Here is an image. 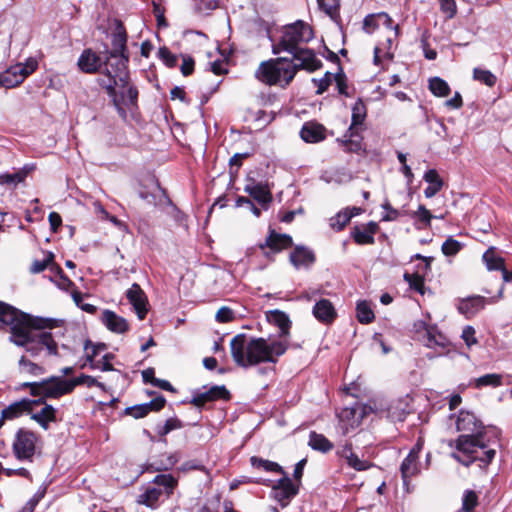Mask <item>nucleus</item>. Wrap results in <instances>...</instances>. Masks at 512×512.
<instances>
[{"label": "nucleus", "mask_w": 512, "mask_h": 512, "mask_svg": "<svg viewBox=\"0 0 512 512\" xmlns=\"http://www.w3.org/2000/svg\"><path fill=\"white\" fill-rule=\"evenodd\" d=\"M0 322L10 326V341L32 357H39L43 352L57 355L58 345L45 329L60 326V320L34 317L0 301Z\"/></svg>", "instance_id": "nucleus-1"}, {"label": "nucleus", "mask_w": 512, "mask_h": 512, "mask_svg": "<svg viewBox=\"0 0 512 512\" xmlns=\"http://www.w3.org/2000/svg\"><path fill=\"white\" fill-rule=\"evenodd\" d=\"M289 347L288 340L275 338L248 337L238 334L230 342L233 361L242 368H249L261 363H276Z\"/></svg>", "instance_id": "nucleus-2"}, {"label": "nucleus", "mask_w": 512, "mask_h": 512, "mask_svg": "<svg viewBox=\"0 0 512 512\" xmlns=\"http://www.w3.org/2000/svg\"><path fill=\"white\" fill-rule=\"evenodd\" d=\"M127 34L121 22H117L115 31L112 35L111 51H107L105 58V69L102 71L103 76L98 79L99 85L105 89L108 96L111 98L119 110V100L116 97V86H125L129 79V72L127 64L129 61L126 55Z\"/></svg>", "instance_id": "nucleus-3"}, {"label": "nucleus", "mask_w": 512, "mask_h": 512, "mask_svg": "<svg viewBox=\"0 0 512 512\" xmlns=\"http://www.w3.org/2000/svg\"><path fill=\"white\" fill-rule=\"evenodd\" d=\"M495 444L497 442H494L490 434L487 436L459 435L455 440L456 452L451 456L466 467L478 461L479 467L485 468L496 455V450L492 447Z\"/></svg>", "instance_id": "nucleus-4"}, {"label": "nucleus", "mask_w": 512, "mask_h": 512, "mask_svg": "<svg viewBox=\"0 0 512 512\" xmlns=\"http://www.w3.org/2000/svg\"><path fill=\"white\" fill-rule=\"evenodd\" d=\"M297 73L295 62L286 57H279L264 61L256 70V78L269 85L280 86L282 88L288 86Z\"/></svg>", "instance_id": "nucleus-5"}, {"label": "nucleus", "mask_w": 512, "mask_h": 512, "mask_svg": "<svg viewBox=\"0 0 512 512\" xmlns=\"http://www.w3.org/2000/svg\"><path fill=\"white\" fill-rule=\"evenodd\" d=\"M313 37V30L308 24L303 21H296L285 26L280 41L273 45V53L279 54L283 51L292 53L300 49V44L309 42Z\"/></svg>", "instance_id": "nucleus-6"}, {"label": "nucleus", "mask_w": 512, "mask_h": 512, "mask_svg": "<svg viewBox=\"0 0 512 512\" xmlns=\"http://www.w3.org/2000/svg\"><path fill=\"white\" fill-rule=\"evenodd\" d=\"M366 118V106L361 99H358L352 107V119L344 139H338L344 151L349 153H360L363 150L360 131Z\"/></svg>", "instance_id": "nucleus-7"}, {"label": "nucleus", "mask_w": 512, "mask_h": 512, "mask_svg": "<svg viewBox=\"0 0 512 512\" xmlns=\"http://www.w3.org/2000/svg\"><path fill=\"white\" fill-rule=\"evenodd\" d=\"M24 386L30 388L32 396H39L40 399H59L62 396L73 392L70 379L63 376H52L40 382L25 383Z\"/></svg>", "instance_id": "nucleus-8"}, {"label": "nucleus", "mask_w": 512, "mask_h": 512, "mask_svg": "<svg viewBox=\"0 0 512 512\" xmlns=\"http://www.w3.org/2000/svg\"><path fill=\"white\" fill-rule=\"evenodd\" d=\"M457 431L460 435L487 436L492 435L494 442H498L500 430L493 426H484L474 413L469 411H460L456 420Z\"/></svg>", "instance_id": "nucleus-9"}, {"label": "nucleus", "mask_w": 512, "mask_h": 512, "mask_svg": "<svg viewBox=\"0 0 512 512\" xmlns=\"http://www.w3.org/2000/svg\"><path fill=\"white\" fill-rule=\"evenodd\" d=\"M37 437L35 433L20 429L13 442V452L19 460H32L35 453Z\"/></svg>", "instance_id": "nucleus-10"}, {"label": "nucleus", "mask_w": 512, "mask_h": 512, "mask_svg": "<svg viewBox=\"0 0 512 512\" xmlns=\"http://www.w3.org/2000/svg\"><path fill=\"white\" fill-rule=\"evenodd\" d=\"M297 493L298 487L286 474L272 485L273 498L282 507H286Z\"/></svg>", "instance_id": "nucleus-11"}, {"label": "nucleus", "mask_w": 512, "mask_h": 512, "mask_svg": "<svg viewBox=\"0 0 512 512\" xmlns=\"http://www.w3.org/2000/svg\"><path fill=\"white\" fill-rule=\"evenodd\" d=\"M39 403L40 400H31L28 398H23L19 401L11 403L1 412L0 419L2 424H4L6 420H13L18 418L24 413H31Z\"/></svg>", "instance_id": "nucleus-12"}, {"label": "nucleus", "mask_w": 512, "mask_h": 512, "mask_svg": "<svg viewBox=\"0 0 512 512\" xmlns=\"http://www.w3.org/2000/svg\"><path fill=\"white\" fill-rule=\"evenodd\" d=\"M126 298L133 306L138 318L143 320L148 312V298L139 284L133 283L126 292Z\"/></svg>", "instance_id": "nucleus-13"}, {"label": "nucleus", "mask_w": 512, "mask_h": 512, "mask_svg": "<svg viewBox=\"0 0 512 512\" xmlns=\"http://www.w3.org/2000/svg\"><path fill=\"white\" fill-rule=\"evenodd\" d=\"M293 55V61L299 69H304L309 72L318 70L322 66L321 60H319L315 53L310 49H298L291 53Z\"/></svg>", "instance_id": "nucleus-14"}, {"label": "nucleus", "mask_w": 512, "mask_h": 512, "mask_svg": "<svg viewBox=\"0 0 512 512\" xmlns=\"http://www.w3.org/2000/svg\"><path fill=\"white\" fill-rule=\"evenodd\" d=\"M378 230V223L370 221L366 224L356 225L351 231V236L358 245H372L375 242L374 236Z\"/></svg>", "instance_id": "nucleus-15"}, {"label": "nucleus", "mask_w": 512, "mask_h": 512, "mask_svg": "<svg viewBox=\"0 0 512 512\" xmlns=\"http://www.w3.org/2000/svg\"><path fill=\"white\" fill-rule=\"evenodd\" d=\"M267 322L280 330L279 338L275 340H287L290 334L291 321L289 316L280 310H269L265 312Z\"/></svg>", "instance_id": "nucleus-16"}, {"label": "nucleus", "mask_w": 512, "mask_h": 512, "mask_svg": "<svg viewBox=\"0 0 512 512\" xmlns=\"http://www.w3.org/2000/svg\"><path fill=\"white\" fill-rule=\"evenodd\" d=\"M409 397L404 396L396 399L390 400L386 407L384 408V412L386 417L393 422L404 421L406 415L409 413Z\"/></svg>", "instance_id": "nucleus-17"}, {"label": "nucleus", "mask_w": 512, "mask_h": 512, "mask_svg": "<svg viewBox=\"0 0 512 512\" xmlns=\"http://www.w3.org/2000/svg\"><path fill=\"white\" fill-rule=\"evenodd\" d=\"M421 444L418 442L414 448L411 449L406 458L402 461L400 466L401 475L405 484L408 480L419 473V452L421 451Z\"/></svg>", "instance_id": "nucleus-18"}, {"label": "nucleus", "mask_w": 512, "mask_h": 512, "mask_svg": "<svg viewBox=\"0 0 512 512\" xmlns=\"http://www.w3.org/2000/svg\"><path fill=\"white\" fill-rule=\"evenodd\" d=\"M312 314L319 322L323 324L332 323L337 316L335 307L328 299L317 300L313 306Z\"/></svg>", "instance_id": "nucleus-19"}, {"label": "nucleus", "mask_w": 512, "mask_h": 512, "mask_svg": "<svg viewBox=\"0 0 512 512\" xmlns=\"http://www.w3.org/2000/svg\"><path fill=\"white\" fill-rule=\"evenodd\" d=\"M129 80L125 86H116V97L119 100V106L122 110H119L118 107L114 104L118 113L122 116H126V111L122 107V105H136L138 98V90L134 86H129Z\"/></svg>", "instance_id": "nucleus-20"}, {"label": "nucleus", "mask_w": 512, "mask_h": 512, "mask_svg": "<svg viewBox=\"0 0 512 512\" xmlns=\"http://www.w3.org/2000/svg\"><path fill=\"white\" fill-rule=\"evenodd\" d=\"M101 321L103 325L113 333L123 334L129 330L127 320L108 309L102 312Z\"/></svg>", "instance_id": "nucleus-21"}, {"label": "nucleus", "mask_w": 512, "mask_h": 512, "mask_svg": "<svg viewBox=\"0 0 512 512\" xmlns=\"http://www.w3.org/2000/svg\"><path fill=\"white\" fill-rule=\"evenodd\" d=\"M292 245V238L287 234H279L275 231H270L264 243L259 245V248L264 251L269 248L273 253H277Z\"/></svg>", "instance_id": "nucleus-22"}, {"label": "nucleus", "mask_w": 512, "mask_h": 512, "mask_svg": "<svg viewBox=\"0 0 512 512\" xmlns=\"http://www.w3.org/2000/svg\"><path fill=\"white\" fill-rule=\"evenodd\" d=\"M79 69L88 74L99 71L102 66V59L92 49H85L78 58Z\"/></svg>", "instance_id": "nucleus-23"}, {"label": "nucleus", "mask_w": 512, "mask_h": 512, "mask_svg": "<svg viewBox=\"0 0 512 512\" xmlns=\"http://www.w3.org/2000/svg\"><path fill=\"white\" fill-rule=\"evenodd\" d=\"M22 63L10 66L0 73V86L10 89L18 86L25 80V73H22Z\"/></svg>", "instance_id": "nucleus-24"}, {"label": "nucleus", "mask_w": 512, "mask_h": 512, "mask_svg": "<svg viewBox=\"0 0 512 512\" xmlns=\"http://www.w3.org/2000/svg\"><path fill=\"white\" fill-rule=\"evenodd\" d=\"M487 300L485 297L480 295L470 296L465 299H461L457 305L458 311L470 318L481 311L486 304Z\"/></svg>", "instance_id": "nucleus-25"}, {"label": "nucleus", "mask_w": 512, "mask_h": 512, "mask_svg": "<svg viewBox=\"0 0 512 512\" xmlns=\"http://www.w3.org/2000/svg\"><path fill=\"white\" fill-rule=\"evenodd\" d=\"M291 264L296 268H309L315 262V254L312 250L297 246L289 256Z\"/></svg>", "instance_id": "nucleus-26"}, {"label": "nucleus", "mask_w": 512, "mask_h": 512, "mask_svg": "<svg viewBox=\"0 0 512 512\" xmlns=\"http://www.w3.org/2000/svg\"><path fill=\"white\" fill-rule=\"evenodd\" d=\"M300 136L307 143H318L326 138V129L321 124L306 122L300 131Z\"/></svg>", "instance_id": "nucleus-27"}, {"label": "nucleus", "mask_w": 512, "mask_h": 512, "mask_svg": "<svg viewBox=\"0 0 512 512\" xmlns=\"http://www.w3.org/2000/svg\"><path fill=\"white\" fill-rule=\"evenodd\" d=\"M39 400L40 403L37 406L42 405V408L35 412L33 410L31 418L46 430L49 428L50 422L56 421V409L52 405L46 404L43 399Z\"/></svg>", "instance_id": "nucleus-28"}, {"label": "nucleus", "mask_w": 512, "mask_h": 512, "mask_svg": "<svg viewBox=\"0 0 512 512\" xmlns=\"http://www.w3.org/2000/svg\"><path fill=\"white\" fill-rule=\"evenodd\" d=\"M244 191L261 205L265 206L272 201L270 189L263 183L252 182L251 184H247Z\"/></svg>", "instance_id": "nucleus-29"}, {"label": "nucleus", "mask_w": 512, "mask_h": 512, "mask_svg": "<svg viewBox=\"0 0 512 512\" xmlns=\"http://www.w3.org/2000/svg\"><path fill=\"white\" fill-rule=\"evenodd\" d=\"M423 179L429 184L424 189V195L426 198H432L443 187V181L435 169H429L428 171H426L423 176Z\"/></svg>", "instance_id": "nucleus-30"}, {"label": "nucleus", "mask_w": 512, "mask_h": 512, "mask_svg": "<svg viewBox=\"0 0 512 512\" xmlns=\"http://www.w3.org/2000/svg\"><path fill=\"white\" fill-rule=\"evenodd\" d=\"M396 39L395 35L393 37H388L384 42H381L374 48L373 62L375 65H380L383 58L388 60L393 59V45Z\"/></svg>", "instance_id": "nucleus-31"}, {"label": "nucleus", "mask_w": 512, "mask_h": 512, "mask_svg": "<svg viewBox=\"0 0 512 512\" xmlns=\"http://www.w3.org/2000/svg\"><path fill=\"white\" fill-rule=\"evenodd\" d=\"M339 429L343 436L347 435L351 429L358 425V421L354 419L355 410L350 408L343 409L339 415Z\"/></svg>", "instance_id": "nucleus-32"}, {"label": "nucleus", "mask_w": 512, "mask_h": 512, "mask_svg": "<svg viewBox=\"0 0 512 512\" xmlns=\"http://www.w3.org/2000/svg\"><path fill=\"white\" fill-rule=\"evenodd\" d=\"M482 261L489 271L501 270L505 266L504 258L496 254L495 247H489L482 255Z\"/></svg>", "instance_id": "nucleus-33"}, {"label": "nucleus", "mask_w": 512, "mask_h": 512, "mask_svg": "<svg viewBox=\"0 0 512 512\" xmlns=\"http://www.w3.org/2000/svg\"><path fill=\"white\" fill-rule=\"evenodd\" d=\"M49 280L64 291H68L70 288L74 287V283L64 274L59 265H53L51 267Z\"/></svg>", "instance_id": "nucleus-34"}, {"label": "nucleus", "mask_w": 512, "mask_h": 512, "mask_svg": "<svg viewBox=\"0 0 512 512\" xmlns=\"http://www.w3.org/2000/svg\"><path fill=\"white\" fill-rule=\"evenodd\" d=\"M162 495V490L157 487H148L138 496L137 503L149 508H156Z\"/></svg>", "instance_id": "nucleus-35"}, {"label": "nucleus", "mask_w": 512, "mask_h": 512, "mask_svg": "<svg viewBox=\"0 0 512 512\" xmlns=\"http://www.w3.org/2000/svg\"><path fill=\"white\" fill-rule=\"evenodd\" d=\"M309 446L313 450H317L323 453H327L333 449V443L327 439L324 435L316 433L314 431L309 434Z\"/></svg>", "instance_id": "nucleus-36"}, {"label": "nucleus", "mask_w": 512, "mask_h": 512, "mask_svg": "<svg viewBox=\"0 0 512 512\" xmlns=\"http://www.w3.org/2000/svg\"><path fill=\"white\" fill-rule=\"evenodd\" d=\"M250 462L252 467L255 469L285 475L283 468L276 462L262 459L256 456L251 457Z\"/></svg>", "instance_id": "nucleus-37"}, {"label": "nucleus", "mask_w": 512, "mask_h": 512, "mask_svg": "<svg viewBox=\"0 0 512 512\" xmlns=\"http://www.w3.org/2000/svg\"><path fill=\"white\" fill-rule=\"evenodd\" d=\"M181 459L180 452H174L169 455H162L161 458L154 462L152 465L154 466L155 471H168L172 469Z\"/></svg>", "instance_id": "nucleus-38"}, {"label": "nucleus", "mask_w": 512, "mask_h": 512, "mask_svg": "<svg viewBox=\"0 0 512 512\" xmlns=\"http://www.w3.org/2000/svg\"><path fill=\"white\" fill-rule=\"evenodd\" d=\"M19 371L23 374L31 376H39L44 373V368L38 363H35L28 359L26 356H22L18 362Z\"/></svg>", "instance_id": "nucleus-39"}, {"label": "nucleus", "mask_w": 512, "mask_h": 512, "mask_svg": "<svg viewBox=\"0 0 512 512\" xmlns=\"http://www.w3.org/2000/svg\"><path fill=\"white\" fill-rule=\"evenodd\" d=\"M152 483L158 486H162L167 497H170L173 493V490L178 485V479L171 474H158L154 477Z\"/></svg>", "instance_id": "nucleus-40"}, {"label": "nucleus", "mask_w": 512, "mask_h": 512, "mask_svg": "<svg viewBox=\"0 0 512 512\" xmlns=\"http://www.w3.org/2000/svg\"><path fill=\"white\" fill-rule=\"evenodd\" d=\"M429 89L431 93L437 97H446L451 91L448 83L439 77H434L429 80Z\"/></svg>", "instance_id": "nucleus-41"}, {"label": "nucleus", "mask_w": 512, "mask_h": 512, "mask_svg": "<svg viewBox=\"0 0 512 512\" xmlns=\"http://www.w3.org/2000/svg\"><path fill=\"white\" fill-rule=\"evenodd\" d=\"M356 316L360 323L368 324L374 320V313L366 301L359 302L356 307Z\"/></svg>", "instance_id": "nucleus-42"}, {"label": "nucleus", "mask_w": 512, "mask_h": 512, "mask_svg": "<svg viewBox=\"0 0 512 512\" xmlns=\"http://www.w3.org/2000/svg\"><path fill=\"white\" fill-rule=\"evenodd\" d=\"M473 79L488 87H493L497 82V77L491 71L481 68L473 69Z\"/></svg>", "instance_id": "nucleus-43"}, {"label": "nucleus", "mask_w": 512, "mask_h": 512, "mask_svg": "<svg viewBox=\"0 0 512 512\" xmlns=\"http://www.w3.org/2000/svg\"><path fill=\"white\" fill-rule=\"evenodd\" d=\"M53 265H57L54 263V254L49 252L43 260H34L30 266L29 271L32 274H37L48 268L51 272V267Z\"/></svg>", "instance_id": "nucleus-44"}, {"label": "nucleus", "mask_w": 512, "mask_h": 512, "mask_svg": "<svg viewBox=\"0 0 512 512\" xmlns=\"http://www.w3.org/2000/svg\"><path fill=\"white\" fill-rule=\"evenodd\" d=\"M319 8L331 18H335L339 14L340 0H317Z\"/></svg>", "instance_id": "nucleus-45"}, {"label": "nucleus", "mask_w": 512, "mask_h": 512, "mask_svg": "<svg viewBox=\"0 0 512 512\" xmlns=\"http://www.w3.org/2000/svg\"><path fill=\"white\" fill-rule=\"evenodd\" d=\"M183 427L182 422L177 418H169L165 421L164 424L158 425L156 431L159 436H166L173 430H177Z\"/></svg>", "instance_id": "nucleus-46"}, {"label": "nucleus", "mask_w": 512, "mask_h": 512, "mask_svg": "<svg viewBox=\"0 0 512 512\" xmlns=\"http://www.w3.org/2000/svg\"><path fill=\"white\" fill-rule=\"evenodd\" d=\"M70 381L72 383L73 390L79 385H86L87 387L97 386L102 389L104 388L103 383L98 382L96 378L90 375L81 374L78 377L70 379Z\"/></svg>", "instance_id": "nucleus-47"}, {"label": "nucleus", "mask_w": 512, "mask_h": 512, "mask_svg": "<svg viewBox=\"0 0 512 512\" xmlns=\"http://www.w3.org/2000/svg\"><path fill=\"white\" fill-rule=\"evenodd\" d=\"M501 385V376L499 374H486L475 380V387L481 388L483 386L497 387Z\"/></svg>", "instance_id": "nucleus-48"}, {"label": "nucleus", "mask_w": 512, "mask_h": 512, "mask_svg": "<svg viewBox=\"0 0 512 512\" xmlns=\"http://www.w3.org/2000/svg\"><path fill=\"white\" fill-rule=\"evenodd\" d=\"M345 461L350 468L356 471H366L372 466L369 461L360 459L354 452L353 454H349L348 459Z\"/></svg>", "instance_id": "nucleus-49"}, {"label": "nucleus", "mask_w": 512, "mask_h": 512, "mask_svg": "<svg viewBox=\"0 0 512 512\" xmlns=\"http://www.w3.org/2000/svg\"><path fill=\"white\" fill-rule=\"evenodd\" d=\"M351 220V215H348L344 209L338 212L334 217L330 218V226L336 231H341L346 224Z\"/></svg>", "instance_id": "nucleus-50"}, {"label": "nucleus", "mask_w": 512, "mask_h": 512, "mask_svg": "<svg viewBox=\"0 0 512 512\" xmlns=\"http://www.w3.org/2000/svg\"><path fill=\"white\" fill-rule=\"evenodd\" d=\"M106 348L104 343L93 344L91 341L87 340L84 345V349L86 351L87 361L90 363V366L94 364L93 362L95 357Z\"/></svg>", "instance_id": "nucleus-51"}, {"label": "nucleus", "mask_w": 512, "mask_h": 512, "mask_svg": "<svg viewBox=\"0 0 512 512\" xmlns=\"http://www.w3.org/2000/svg\"><path fill=\"white\" fill-rule=\"evenodd\" d=\"M478 505V496L472 490H466L462 498V510L464 512H473Z\"/></svg>", "instance_id": "nucleus-52"}, {"label": "nucleus", "mask_w": 512, "mask_h": 512, "mask_svg": "<svg viewBox=\"0 0 512 512\" xmlns=\"http://www.w3.org/2000/svg\"><path fill=\"white\" fill-rule=\"evenodd\" d=\"M404 279L409 284L410 288L417 291L421 295L424 294V278L420 276L419 274H404Z\"/></svg>", "instance_id": "nucleus-53"}, {"label": "nucleus", "mask_w": 512, "mask_h": 512, "mask_svg": "<svg viewBox=\"0 0 512 512\" xmlns=\"http://www.w3.org/2000/svg\"><path fill=\"white\" fill-rule=\"evenodd\" d=\"M463 247V244L452 237L446 239L442 244L441 250L445 256H455Z\"/></svg>", "instance_id": "nucleus-54"}, {"label": "nucleus", "mask_w": 512, "mask_h": 512, "mask_svg": "<svg viewBox=\"0 0 512 512\" xmlns=\"http://www.w3.org/2000/svg\"><path fill=\"white\" fill-rule=\"evenodd\" d=\"M158 56L163 61V63L169 68H173L177 65V56L173 54L167 47L159 48Z\"/></svg>", "instance_id": "nucleus-55"}, {"label": "nucleus", "mask_w": 512, "mask_h": 512, "mask_svg": "<svg viewBox=\"0 0 512 512\" xmlns=\"http://www.w3.org/2000/svg\"><path fill=\"white\" fill-rule=\"evenodd\" d=\"M333 79H334V74H332L330 72H326L324 74V76L320 79H313L312 81L315 84V86L317 87L316 94H318V95L323 94L328 89V87L332 83Z\"/></svg>", "instance_id": "nucleus-56"}, {"label": "nucleus", "mask_w": 512, "mask_h": 512, "mask_svg": "<svg viewBox=\"0 0 512 512\" xmlns=\"http://www.w3.org/2000/svg\"><path fill=\"white\" fill-rule=\"evenodd\" d=\"M26 177V173L18 171L15 173H4L0 175V184H18Z\"/></svg>", "instance_id": "nucleus-57"}, {"label": "nucleus", "mask_w": 512, "mask_h": 512, "mask_svg": "<svg viewBox=\"0 0 512 512\" xmlns=\"http://www.w3.org/2000/svg\"><path fill=\"white\" fill-rule=\"evenodd\" d=\"M235 318H236L235 312L227 306L221 307L217 311L216 316H215L216 321L219 323H229V322L234 321Z\"/></svg>", "instance_id": "nucleus-58"}, {"label": "nucleus", "mask_w": 512, "mask_h": 512, "mask_svg": "<svg viewBox=\"0 0 512 512\" xmlns=\"http://www.w3.org/2000/svg\"><path fill=\"white\" fill-rule=\"evenodd\" d=\"M379 22L380 20L377 13L369 14L363 20V30L368 34H372L378 29Z\"/></svg>", "instance_id": "nucleus-59"}, {"label": "nucleus", "mask_w": 512, "mask_h": 512, "mask_svg": "<svg viewBox=\"0 0 512 512\" xmlns=\"http://www.w3.org/2000/svg\"><path fill=\"white\" fill-rule=\"evenodd\" d=\"M1 474H4L7 477L19 476L31 480L30 472L23 467L17 469H10L3 467L2 464L0 463V475Z\"/></svg>", "instance_id": "nucleus-60"}, {"label": "nucleus", "mask_w": 512, "mask_h": 512, "mask_svg": "<svg viewBox=\"0 0 512 512\" xmlns=\"http://www.w3.org/2000/svg\"><path fill=\"white\" fill-rule=\"evenodd\" d=\"M114 358V355L112 353L105 354L101 360L93 362L94 364L91 365V368L93 369H99L101 371H112L113 366L111 364V360Z\"/></svg>", "instance_id": "nucleus-61"}, {"label": "nucleus", "mask_w": 512, "mask_h": 512, "mask_svg": "<svg viewBox=\"0 0 512 512\" xmlns=\"http://www.w3.org/2000/svg\"><path fill=\"white\" fill-rule=\"evenodd\" d=\"M339 94L349 96L346 76L340 69V72L334 74V79Z\"/></svg>", "instance_id": "nucleus-62"}, {"label": "nucleus", "mask_w": 512, "mask_h": 512, "mask_svg": "<svg viewBox=\"0 0 512 512\" xmlns=\"http://www.w3.org/2000/svg\"><path fill=\"white\" fill-rule=\"evenodd\" d=\"M413 217L418 219L420 222H422L426 226H429L431 223V220L433 218V215L431 214V212L428 209H426L425 206L420 205L418 207L417 211H415L413 213Z\"/></svg>", "instance_id": "nucleus-63"}, {"label": "nucleus", "mask_w": 512, "mask_h": 512, "mask_svg": "<svg viewBox=\"0 0 512 512\" xmlns=\"http://www.w3.org/2000/svg\"><path fill=\"white\" fill-rule=\"evenodd\" d=\"M206 392H207V394L209 396V400L211 402L218 400V399L227 398L229 395V392L227 391L225 386H213Z\"/></svg>", "instance_id": "nucleus-64"}]
</instances>
